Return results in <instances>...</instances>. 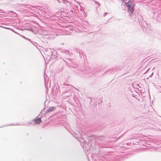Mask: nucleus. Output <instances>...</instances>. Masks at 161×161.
<instances>
[{
	"label": "nucleus",
	"instance_id": "f257e3e1",
	"mask_svg": "<svg viewBox=\"0 0 161 161\" xmlns=\"http://www.w3.org/2000/svg\"><path fill=\"white\" fill-rule=\"evenodd\" d=\"M135 6L134 2L131 0L125 3V6L127 8V12L130 16H131L134 10Z\"/></svg>",
	"mask_w": 161,
	"mask_h": 161
},
{
	"label": "nucleus",
	"instance_id": "f03ea898",
	"mask_svg": "<svg viewBox=\"0 0 161 161\" xmlns=\"http://www.w3.org/2000/svg\"><path fill=\"white\" fill-rule=\"evenodd\" d=\"M33 121H35V123L37 124H40L41 122V119L40 118H36Z\"/></svg>",
	"mask_w": 161,
	"mask_h": 161
},
{
	"label": "nucleus",
	"instance_id": "7ed1b4c3",
	"mask_svg": "<svg viewBox=\"0 0 161 161\" xmlns=\"http://www.w3.org/2000/svg\"><path fill=\"white\" fill-rule=\"evenodd\" d=\"M54 108H55L53 107L47 110V112H50L54 110Z\"/></svg>",
	"mask_w": 161,
	"mask_h": 161
}]
</instances>
